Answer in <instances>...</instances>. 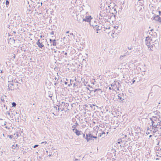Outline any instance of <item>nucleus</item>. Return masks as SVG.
Returning a JSON list of instances; mask_svg holds the SVG:
<instances>
[{
  "instance_id": "obj_28",
  "label": "nucleus",
  "mask_w": 161,
  "mask_h": 161,
  "mask_svg": "<svg viewBox=\"0 0 161 161\" xmlns=\"http://www.w3.org/2000/svg\"><path fill=\"white\" fill-rule=\"evenodd\" d=\"M8 90H10V88L9 87V84L8 83Z\"/></svg>"
},
{
  "instance_id": "obj_54",
  "label": "nucleus",
  "mask_w": 161,
  "mask_h": 161,
  "mask_svg": "<svg viewBox=\"0 0 161 161\" xmlns=\"http://www.w3.org/2000/svg\"><path fill=\"white\" fill-rule=\"evenodd\" d=\"M0 71H1V72H0V73H2V70H0Z\"/></svg>"
},
{
  "instance_id": "obj_12",
  "label": "nucleus",
  "mask_w": 161,
  "mask_h": 161,
  "mask_svg": "<svg viewBox=\"0 0 161 161\" xmlns=\"http://www.w3.org/2000/svg\"><path fill=\"white\" fill-rule=\"evenodd\" d=\"M4 25L8 28H9L10 26V22L9 21V19L7 21H6L4 23Z\"/></svg>"
},
{
  "instance_id": "obj_22",
  "label": "nucleus",
  "mask_w": 161,
  "mask_h": 161,
  "mask_svg": "<svg viewBox=\"0 0 161 161\" xmlns=\"http://www.w3.org/2000/svg\"><path fill=\"white\" fill-rule=\"evenodd\" d=\"M9 3V2L8 0H6V5H8Z\"/></svg>"
},
{
  "instance_id": "obj_55",
  "label": "nucleus",
  "mask_w": 161,
  "mask_h": 161,
  "mask_svg": "<svg viewBox=\"0 0 161 161\" xmlns=\"http://www.w3.org/2000/svg\"><path fill=\"white\" fill-rule=\"evenodd\" d=\"M42 2H41V6H42Z\"/></svg>"
},
{
  "instance_id": "obj_57",
  "label": "nucleus",
  "mask_w": 161,
  "mask_h": 161,
  "mask_svg": "<svg viewBox=\"0 0 161 161\" xmlns=\"http://www.w3.org/2000/svg\"><path fill=\"white\" fill-rule=\"evenodd\" d=\"M65 84H67V82H65Z\"/></svg>"
},
{
  "instance_id": "obj_26",
  "label": "nucleus",
  "mask_w": 161,
  "mask_h": 161,
  "mask_svg": "<svg viewBox=\"0 0 161 161\" xmlns=\"http://www.w3.org/2000/svg\"><path fill=\"white\" fill-rule=\"evenodd\" d=\"M118 97H119V99H120V100H121V101H123V100H124V99L123 98L122 99V98L121 97H120L119 96H118Z\"/></svg>"
},
{
  "instance_id": "obj_63",
  "label": "nucleus",
  "mask_w": 161,
  "mask_h": 161,
  "mask_svg": "<svg viewBox=\"0 0 161 161\" xmlns=\"http://www.w3.org/2000/svg\"><path fill=\"white\" fill-rule=\"evenodd\" d=\"M4 135H5V134H3V136H4Z\"/></svg>"
},
{
  "instance_id": "obj_19",
  "label": "nucleus",
  "mask_w": 161,
  "mask_h": 161,
  "mask_svg": "<svg viewBox=\"0 0 161 161\" xmlns=\"http://www.w3.org/2000/svg\"><path fill=\"white\" fill-rule=\"evenodd\" d=\"M14 116H15L14 115V114H13V113H12V114H11V118H12V119H11L12 120H14Z\"/></svg>"
},
{
  "instance_id": "obj_35",
  "label": "nucleus",
  "mask_w": 161,
  "mask_h": 161,
  "mask_svg": "<svg viewBox=\"0 0 161 161\" xmlns=\"http://www.w3.org/2000/svg\"><path fill=\"white\" fill-rule=\"evenodd\" d=\"M158 12H159V15H158L159 16V15H161V11H159Z\"/></svg>"
},
{
  "instance_id": "obj_24",
  "label": "nucleus",
  "mask_w": 161,
  "mask_h": 161,
  "mask_svg": "<svg viewBox=\"0 0 161 161\" xmlns=\"http://www.w3.org/2000/svg\"><path fill=\"white\" fill-rule=\"evenodd\" d=\"M76 126L75 125H73L72 126V127L73 128V129H75V128H76Z\"/></svg>"
},
{
  "instance_id": "obj_30",
  "label": "nucleus",
  "mask_w": 161,
  "mask_h": 161,
  "mask_svg": "<svg viewBox=\"0 0 161 161\" xmlns=\"http://www.w3.org/2000/svg\"><path fill=\"white\" fill-rule=\"evenodd\" d=\"M39 145H35V146H34L33 147L34 148H36V147H38Z\"/></svg>"
},
{
  "instance_id": "obj_48",
  "label": "nucleus",
  "mask_w": 161,
  "mask_h": 161,
  "mask_svg": "<svg viewBox=\"0 0 161 161\" xmlns=\"http://www.w3.org/2000/svg\"><path fill=\"white\" fill-rule=\"evenodd\" d=\"M152 136V135H150L149 136V138L151 137Z\"/></svg>"
},
{
  "instance_id": "obj_33",
  "label": "nucleus",
  "mask_w": 161,
  "mask_h": 161,
  "mask_svg": "<svg viewBox=\"0 0 161 161\" xmlns=\"http://www.w3.org/2000/svg\"><path fill=\"white\" fill-rule=\"evenodd\" d=\"M128 49H129L131 50V49H132V48L131 47H128Z\"/></svg>"
},
{
  "instance_id": "obj_52",
  "label": "nucleus",
  "mask_w": 161,
  "mask_h": 161,
  "mask_svg": "<svg viewBox=\"0 0 161 161\" xmlns=\"http://www.w3.org/2000/svg\"><path fill=\"white\" fill-rule=\"evenodd\" d=\"M8 36H10V34H9V33H8Z\"/></svg>"
},
{
  "instance_id": "obj_46",
  "label": "nucleus",
  "mask_w": 161,
  "mask_h": 161,
  "mask_svg": "<svg viewBox=\"0 0 161 161\" xmlns=\"http://www.w3.org/2000/svg\"><path fill=\"white\" fill-rule=\"evenodd\" d=\"M83 137H85V135L84 134H83Z\"/></svg>"
},
{
  "instance_id": "obj_47",
  "label": "nucleus",
  "mask_w": 161,
  "mask_h": 161,
  "mask_svg": "<svg viewBox=\"0 0 161 161\" xmlns=\"http://www.w3.org/2000/svg\"><path fill=\"white\" fill-rule=\"evenodd\" d=\"M14 147L13 145L12 147V148L13 149L14 148Z\"/></svg>"
},
{
  "instance_id": "obj_17",
  "label": "nucleus",
  "mask_w": 161,
  "mask_h": 161,
  "mask_svg": "<svg viewBox=\"0 0 161 161\" xmlns=\"http://www.w3.org/2000/svg\"><path fill=\"white\" fill-rule=\"evenodd\" d=\"M64 51H62V52L60 54V56H61L60 57H61V58H62V57H64Z\"/></svg>"
},
{
  "instance_id": "obj_7",
  "label": "nucleus",
  "mask_w": 161,
  "mask_h": 161,
  "mask_svg": "<svg viewBox=\"0 0 161 161\" xmlns=\"http://www.w3.org/2000/svg\"><path fill=\"white\" fill-rule=\"evenodd\" d=\"M91 136H92V135L90 133L86 135L85 139L86 140L87 142H89L91 140H92V137H91Z\"/></svg>"
},
{
  "instance_id": "obj_56",
  "label": "nucleus",
  "mask_w": 161,
  "mask_h": 161,
  "mask_svg": "<svg viewBox=\"0 0 161 161\" xmlns=\"http://www.w3.org/2000/svg\"><path fill=\"white\" fill-rule=\"evenodd\" d=\"M16 32L14 31H13V33H15Z\"/></svg>"
},
{
  "instance_id": "obj_45",
  "label": "nucleus",
  "mask_w": 161,
  "mask_h": 161,
  "mask_svg": "<svg viewBox=\"0 0 161 161\" xmlns=\"http://www.w3.org/2000/svg\"><path fill=\"white\" fill-rule=\"evenodd\" d=\"M67 53L65 52L64 53V54L65 55H67Z\"/></svg>"
},
{
  "instance_id": "obj_23",
  "label": "nucleus",
  "mask_w": 161,
  "mask_h": 161,
  "mask_svg": "<svg viewBox=\"0 0 161 161\" xmlns=\"http://www.w3.org/2000/svg\"><path fill=\"white\" fill-rule=\"evenodd\" d=\"M122 142V140H121V139H118L117 143L118 144H119Z\"/></svg>"
},
{
  "instance_id": "obj_58",
  "label": "nucleus",
  "mask_w": 161,
  "mask_h": 161,
  "mask_svg": "<svg viewBox=\"0 0 161 161\" xmlns=\"http://www.w3.org/2000/svg\"><path fill=\"white\" fill-rule=\"evenodd\" d=\"M8 16H9V13H8Z\"/></svg>"
},
{
  "instance_id": "obj_6",
  "label": "nucleus",
  "mask_w": 161,
  "mask_h": 161,
  "mask_svg": "<svg viewBox=\"0 0 161 161\" xmlns=\"http://www.w3.org/2000/svg\"><path fill=\"white\" fill-rule=\"evenodd\" d=\"M72 130L73 132L75 133L76 135H77V136H79L80 135L83 134V133L81 131H79L77 129H72Z\"/></svg>"
},
{
  "instance_id": "obj_9",
  "label": "nucleus",
  "mask_w": 161,
  "mask_h": 161,
  "mask_svg": "<svg viewBox=\"0 0 161 161\" xmlns=\"http://www.w3.org/2000/svg\"><path fill=\"white\" fill-rule=\"evenodd\" d=\"M91 92H96L98 94H101L103 92V91L101 89H97L94 90H90Z\"/></svg>"
},
{
  "instance_id": "obj_16",
  "label": "nucleus",
  "mask_w": 161,
  "mask_h": 161,
  "mask_svg": "<svg viewBox=\"0 0 161 161\" xmlns=\"http://www.w3.org/2000/svg\"><path fill=\"white\" fill-rule=\"evenodd\" d=\"M155 128H153V132L154 133L156 132L157 131H158V130L156 129Z\"/></svg>"
},
{
  "instance_id": "obj_49",
  "label": "nucleus",
  "mask_w": 161,
  "mask_h": 161,
  "mask_svg": "<svg viewBox=\"0 0 161 161\" xmlns=\"http://www.w3.org/2000/svg\"><path fill=\"white\" fill-rule=\"evenodd\" d=\"M10 137H11V138H12L13 137L12 135H11Z\"/></svg>"
},
{
  "instance_id": "obj_1",
  "label": "nucleus",
  "mask_w": 161,
  "mask_h": 161,
  "mask_svg": "<svg viewBox=\"0 0 161 161\" xmlns=\"http://www.w3.org/2000/svg\"><path fill=\"white\" fill-rule=\"evenodd\" d=\"M154 41L156 43H155V44H156L157 43H158V41L157 40L156 41L152 39V38L151 37H149V36H147L146 37V38L145 40V43L148 47L149 48H150V50L153 51V47H155L154 44Z\"/></svg>"
},
{
  "instance_id": "obj_14",
  "label": "nucleus",
  "mask_w": 161,
  "mask_h": 161,
  "mask_svg": "<svg viewBox=\"0 0 161 161\" xmlns=\"http://www.w3.org/2000/svg\"><path fill=\"white\" fill-rule=\"evenodd\" d=\"M51 44L52 45H53V46H56V40L55 39L53 41L52 43V42H51Z\"/></svg>"
},
{
  "instance_id": "obj_43",
  "label": "nucleus",
  "mask_w": 161,
  "mask_h": 161,
  "mask_svg": "<svg viewBox=\"0 0 161 161\" xmlns=\"http://www.w3.org/2000/svg\"><path fill=\"white\" fill-rule=\"evenodd\" d=\"M53 34H54V33H53V31H52V32L51 33V34L53 35Z\"/></svg>"
},
{
  "instance_id": "obj_44",
  "label": "nucleus",
  "mask_w": 161,
  "mask_h": 161,
  "mask_svg": "<svg viewBox=\"0 0 161 161\" xmlns=\"http://www.w3.org/2000/svg\"><path fill=\"white\" fill-rule=\"evenodd\" d=\"M50 41L51 42H52L53 41L51 39H50Z\"/></svg>"
},
{
  "instance_id": "obj_41",
  "label": "nucleus",
  "mask_w": 161,
  "mask_h": 161,
  "mask_svg": "<svg viewBox=\"0 0 161 161\" xmlns=\"http://www.w3.org/2000/svg\"><path fill=\"white\" fill-rule=\"evenodd\" d=\"M110 27H109L108 28H106V30H107L108 29H110Z\"/></svg>"
},
{
  "instance_id": "obj_53",
  "label": "nucleus",
  "mask_w": 161,
  "mask_h": 161,
  "mask_svg": "<svg viewBox=\"0 0 161 161\" xmlns=\"http://www.w3.org/2000/svg\"><path fill=\"white\" fill-rule=\"evenodd\" d=\"M51 155H51V154H49V155H48V156H49V157H51Z\"/></svg>"
},
{
  "instance_id": "obj_8",
  "label": "nucleus",
  "mask_w": 161,
  "mask_h": 161,
  "mask_svg": "<svg viewBox=\"0 0 161 161\" xmlns=\"http://www.w3.org/2000/svg\"><path fill=\"white\" fill-rule=\"evenodd\" d=\"M92 19L90 16H86L85 18L83 19V21H85L89 22H90L91 19Z\"/></svg>"
},
{
  "instance_id": "obj_42",
  "label": "nucleus",
  "mask_w": 161,
  "mask_h": 161,
  "mask_svg": "<svg viewBox=\"0 0 161 161\" xmlns=\"http://www.w3.org/2000/svg\"><path fill=\"white\" fill-rule=\"evenodd\" d=\"M135 81V80H134L132 81V84H133L134 82Z\"/></svg>"
},
{
  "instance_id": "obj_36",
  "label": "nucleus",
  "mask_w": 161,
  "mask_h": 161,
  "mask_svg": "<svg viewBox=\"0 0 161 161\" xmlns=\"http://www.w3.org/2000/svg\"><path fill=\"white\" fill-rule=\"evenodd\" d=\"M75 125L77 126L79 125V124H78V123H77V122H76L75 123Z\"/></svg>"
},
{
  "instance_id": "obj_60",
  "label": "nucleus",
  "mask_w": 161,
  "mask_h": 161,
  "mask_svg": "<svg viewBox=\"0 0 161 161\" xmlns=\"http://www.w3.org/2000/svg\"><path fill=\"white\" fill-rule=\"evenodd\" d=\"M12 20H11V23L12 22Z\"/></svg>"
},
{
  "instance_id": "obj_29",
  "label": "nucleus",
  "mask_w": 161,
  "mask_h": 161,
  "mask_svg": "<svg viewBox=\"0 0 161 161\" xmlns=\"http://www.w3.org/2000/svg\"><path fill=\"white\" fill-rule=\"evenodd\" d=\"M43 143L44 144H46L47 143V142L45 141V142H42L41 143V144H42Z\"/></svg>"
},
{
  "instance_id": "obj_64",
  "label": "nucleus",
  "mask_w": 161,
  "mask_h": 161,
  "mask_svg": "<svg viewBox=\"0 0 161 161\" xmlns=\"http://www.w3.org/2000/svg\"><path fill=\"white\" fill-rule=\"evenodd\" d=\"M88 86H89V87H90V86L89 85H88Z\"/></svg>"
},
{
  "instance_id": "obj_13",
  "label": "nucleus",
  "mask_w": 161,
  "mask_h": 161,
  "mask_svg": "<svg viewBox=\"0 0 161 161\" xmlns=\"http://www.w3.org/2000/svg\"><path fill=\"white\" fill-rule=\"evenodd\" d=\"M151 119V120L152 119ZM152 126H153V127L154 128H157V126L158 125V124H154V122L153 120H152Z\"/></svg>"
},
{
  "instance_id": "obj_59",
  "label": "nucleus",
  "mask_w": 161,
  "mask_h": 161,
  "mask_svg": "<svg viewBox=\"0 0 161 161\" xmlns=\"http://www.w3.org/2000/svg\"><path fill=\"white\" fill-rule=\"evenodd\" d=\"M109 89H111V87H109Z\"/></svg>"
},
{
  "instance_id": "obj_51",
  "label": "nucleus",
  "mask_w": 161,
  "mask_h": 161,
  "mask_svg": "<svg viewBox=\"0 0 161 161\" xmlns=\"http://www.w3.org/2000/svg\"><path fill=\"white\" fill-rule=\"evenodd\" d=\"M69 32V31H67L66 32V33H68Z\"/></svg>"
},
{
  "instance_id": "obj_25",
  "label": "nucleus",
  "mask_w": 161,
  "mask_h": 161,
  "mask_svg": "<svg viewBox=\"0 0 161 161\" xmlns=\"http://www.w3.org/2000/svg\"><path fill=\"white\" fill-rule=\"evenodd\" d=\"M130 52H127L126 54L127 55H129L130 54Z\"/></svg>"
},
{
  "instance_id": "obj_20",
  "label": "nucleus",
  "mask_w": 161,
  "mask_h": 161,
  "mask_svg": "<svg viewBox=\"0 0 161 161\" xmlns=\"http://www.w3.org/2000/svg\"><path fill=\"white\" fill-rule=\"evenodd\" d=\"M73 34L72 33H71L69 34V35H68V36L70 37H72V36H73Z\"/></svg>"
},
{
  "instance_id": "obj_62",
  "label": "nucleus",
  "mask_w": 161,
  "mask_h": 161,
  "mask_svg": "<svg viewBox=\"0 0 161 161\" xmlns=\"http://www.w3.org/2000/svg\"><path fill=\"white\" fill-rule=\"evenodd\" d=\"M87 88L88 90H89V89L88 88Z\"/></svg>"
},
{
  "instance_id": "obj_38",
  "label": "nucleus",
  "mask_w": 161,
  "mask_h": 161,
  "mask_svg": "<svg viewBox=\"0 0 161 161\" xmlns=\"http://www.w3.org/2000/svg\"><path fill=\"white\" fill-rule=\"evenodd\" d=\"M7 114H8L9 115L10 114V113H9V111H7Z\"/></svg>"
},
{
  "instance_id": "obj_2",
  "label": "nucleus",
  "mask_w": 161,
  "mask_h": 161,
  "mask_svg": "<svg viewBox=\"0 0 161 161\" xmlns=\"http://www.w3.org/2000/svg\"><path fill=\"white\" fill-rule=\"evenodd\" d=\"M98 17L100 19H101L103 20V19L106 20L107 19L106 18L107 17V14L105 13H103V12H101L98 15Z\"/></svg>"
},
{
  "instance_id": "obj_4",
  "label": "nucleus",
  "mask_w": 161,
  "mask_h": 161,
  "mask_svg": "<svg viewBox=\"0 0 161 161\" xmlns=\"http://www.w3.org/2000/svg\"><path fill=\"white\" fill-rule=\"evenodd\" d=\"M154 20L156 21H158L161 24V18L158 15L155 14L154 16Z\"/></svg>"
},
{
  "instance_id": "obj_31",
  "label": "nucleus",
  "mask_w": 161,
  "mask_h": 161,
  "mask_svg": "<svg viewBox=\"0 0 161 161\" xmlns=\"http://www.w3.org/2000/svg\"><path fill=\"white\" fill-rule=\"evenodd\" d=\"M64 108H62L61 107H60V108H59V109H60L61 111H62L64 110Z\"/></svg>"
},
{
  "instance_id": "obj_15",
  "label": "nucleus",
  "mask_w": 161,
  "mask_h": 161,
  "mask_svg": "<svg viewBox=\"0 0 161 161\" xmlns=\"http://www.w3.org/2000/svg\"><path fill=\"white\" fill-rule=\"evenodd\" d=\"M12 107H15L16 106V104L15 102H13L12 103Z\"/></svg>"
},
{
  "instance_id": "obj_34",
  "label": "nucleus",
  "mask_w": 161,
  "mask_h": 161,
  "mask_svg": "<svg viewBox=\"0 0 161 161\" xmlns=\"http://www.w3.org/2000/svg\"><path fill=\"white\" fill-rule=\"evenodd\" d=\"M6 64H7V65H8V64H9L10 63V62L9 61L7 62L6 61Z\"/></svg>"
},
{
  "instance_id": "obj_61",
  "label": "nucleus",
  "mask_w": 161,
  "mask_h": 161,
  "mask_svg": "<svg viewBox=\"0 0 161 161\" xmlns=\"http://www.w3.org/2000/svg\"><path fill=\"white\" fill-rule=\"evenodd\" d=\"M75 83L74 84V86H75Z\"/></svg>"
},
{
  "instance_id": "obj_5",
  "label": "nucleus",
  "mask_w": 161,
  "mask_h": 161,
  "mask_svg": "<svg viewBox=\"0 0 161 161\" xmlns=\"http://www.w3.org/2000/svg\"><path fill=\"white\" fill-rule=\"evenodd\" d=\"M69 106L68 103H65L64 102H62L61 104H60L59 106L62 108H65Z\"/></svg>"
},
{
  "instance_id": "obj_3",
  "label": "nucleus",
  "mask_w": 161,
  "mask_h": 161,
  "mask_svg": "<svg viewBox=\"0 0 161 161\" xmlns=\"http://www.w3.org/2000/svg\"><path fill=\"white\" fill-rule=\"evenodd\" d=\"M51 110L53 111V114H54V115H55L56 114L54 113H56L57 114L59 110V108H57V107L56 106H54L52 108Z\"/></svg>"
},
{
  "instance_id": "obj_40",
  "label": "nucleus",
  "mask_w": 161,
  "mask_h": 161,
  "mask_svg": "<svg viewBox=\"0 0 161 161\" xmlns=\"http://www.w3.org/2000/svg\"><path fill=\"white\" fill-rule=\"evenodd\" d=\"M8 137L9 138H10V135H8L7 136V137Z\"/></svg>"
},
{
  "instance_id": "obj_50",
  "label": "nucleus",
  "mask_w": 161,
  "mask_h": 161,
  "mask_svg": "<svg viewBox=\"0 0 161 161\" xmlns=\"http://www.w3.org/2000/svg\"><path fill=\"white\" fill-rule=\"evenodd\" d=\"M127 137V135H125V136H124V137Z\"/></svg>"
},
{
  "instance_id": "obj_27",
  "label": "nucleus",
  "mask_w": 161,
  "mask_h": 161,
  "mask_svg": "<svg viewBox=\"0 0 161 161\" xmlns=\"http://www.w3.org/2000/svg\"><path fill=\"white\" fill-rule=\"evenodd\" d=\"M91 137H92V138H97V137L96 136H93L92 135V136H90Z\"/></svg>"
},
{
  "instance_id": "obj_39",
  "label": "nucleus",
  "mask_w": 161,
  "mask_h": 161,
  "mask_svg": "<svg viewBox=\"0 0 161 161\" xmlns=\"http://www.w3.org/2000/svg\"><path fill=\"white\" fill-rule=\"evenodd\" d=\"M78 160H78V159H77V158H75V159L74 161H78Z\"/></svg>"
},
{
  "instance_id": "obj_37",
  "label": "nucleus",
  "mask_w": 161,
  "mask_h": 161,
  "mask_svg": "<svg viewBox=\"0 0 161 161\" xmlns=\"http://www.w3.org/2000/svg\"><path fill=\"white\" fill-rule=\"evenodd\" d=\"M10 39H11V41H14V40L13 38L12 39L11 38Z\"/></svg>"
},
{
  "instance_id": "obj_10",
  "label": "nucleus",
  "mask_w": 161,
  "mask_h": 161,
  "mask_svg": "<svg viewBox=\"0 0 161 161\" xmlns=\"http://www.w3.org/2000/svg\"><path fill=\"white\" fill-rule=\"evenodd\" d=\"M93 27L94 29H96L97 31L100 30H101L102 28V26L100 24L93 25Z\"/></svg>"
},
{
  "instance_id": "obj_18",
  "label": "nucleus",
  "mask_w": 161,
  "mask_h": 161,
  "mask_svg": "<svg viewBox=\"0 0 161 161\" xmlns=\"http://www.w3.org/2000/svg\"><path fill=\"white\" fill-rule=\"evenodd\" d=\"M125 55H121L119 58L121 60H122L123 59V58L125 56Z\"/></svg>"
},
{
  "instance_id": "obj_21",
  "label": "nucleus",
  "mask_w": 161,
  "mask_h": 161,
  "mask_svg": "<svg viewBox=\"0 0 161 161\" xmlns=\"http://www.w3.org/2000/svg\"><path fill=\"white\" fill-rule=\"evenodd\" d=\"M105 134V132L104 131H102L101 133H100V135H99V136L101 137L102 136V135Z\"/></svg>"
},
{
  "instance_id": "obj_11",
  "label": "nucleus",
  "mask_w": 161,
  "mask_h": 161,
  "mask_svg": "<svg viewBox=\"0 0 161 161\" xmlns=\"http://www.w3.org/2000/svg\"><path fill=\"white\" fill-rule=\"evenodd\" d=\"M36 44L40 48H42L44 46V45L40 42V40H38V41L36 43Z\"/></svg>"
},
{
  "instance_id": "obj_32",
  "label": "nucleus",
  "mask_w": 161,
  "mask_h": 161,
  "mask_svg": "<svg viewBox=\"0 0 161 161\" xmlns=\"http://www.w3.org/2000/svg\"><path fill=\"white\" fill-rule=\"evenodd\" d=\"M118 26H115L114 27V28H115L116 29H117L118 28Z\"/></svg>"
}]
</instances>
